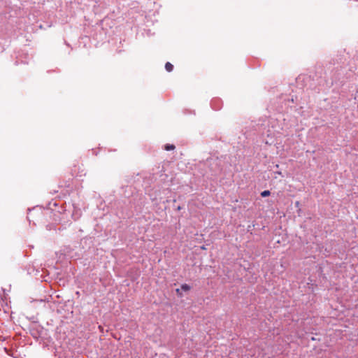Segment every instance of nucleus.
Here are the masks:
<instances>
[{
    "instance_id": "nucleus-5",
    "label": "nucleus",
    "mask_w": 358,
    "mask_h": 358,
    "mask_svg": "<svg viewBox=\"0 0 358 358\" xmlns=\"http://www.w3.org/2000/svg\"><path fill=\"white\" fill-rule=\"evenodd\" d=\"M176 293H177L179 296H182V294H181V292H180V289H176Z\"/></svg>"
},
{
    "instance_id": "nucleus-6",
    "label": "nucleus",
    "mask_w": 358,
    "mask_h": 358,
    "mask_svg": "<svg viewBox=\"0 0 358 358\" xmlns=\"http://www.w3.org/2000/svg\"><path fill=\"white\" fill-rule=\"evenodd\" d=\"M276 173L278 174V175H281L282 174L280 171H278V172H276Z\"/></svg>"
},
{
    "instance_id": "nucleus-1",
    "label": "nucleus",
    "mask_w": 358,
    "mask_h": 358,
    "mask_svg": "<svg viewBox=\"0 0 358 358\" xmlns=\"http://www.w3.org/2000/svg\"><path fill=\"white\" fill-rule=\"evenodd\" d=\"M165 69L168 72H171L173 69V66L170 62H166L165 64Z\"/></svg>"
},
{
    "instance_id": "nucleus-3",
    "label": "nucleus",
    "mask_w": 358,
    "mask_h": 358,
    "mask_svg": "<svg viewBox=\"0 0 358 358\" xmlns=\"http://www.w3.org/2000/svg\"><path fill=\"white\" fill-rule=\"evenodd\" d=\"M181 289L185 292H187L190 289V286L187 284H183L181 285Z\"/></svg>"
},
{
    "instance_id": "nucleus-4",
    "label": "nucleus",
    "mask_w": 358,
    "mask_h": 358,
    "mask_svg": "<svg viewBox=\"0 0 358 358\" xmlns=\"http://www.w3.org/2000/svg\"><path fill=\"white\" fill-rule=\"evenodd\" d=\"M271 194V192L269 190H264L261 193V196L262 197L268 196Z\"/></svg>"
},
{
    "instance_id": "nucleus-2",
    "label": "nucleus",
    "mask_w": 358,
    "mask_h": 358,
    "mask_svg": "<svg viewBox=\"0 0 358 358\" xmlns=\"http://www.w3.org/2000/svg\"><path fill=\"white\" fill-rule=\"evenodd\" d=\"M175 148V145L172 144H166L164 145V150L166 151L173 150Z\"/></svg>"
}]
</instances>
